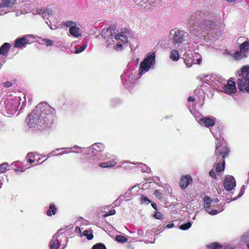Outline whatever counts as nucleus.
Returning a JSON list of instances; mask_svg holds the SVG:
<instances>
[{"instance_id":"obj_1","label":"nucleus","mask_w":249,"mask_h":249,"mask_svg":"<svg viewBox=\"0 0 249 249\" xmlns=\"http://www.w3.org/2000/svg\"><path fill=\"white\" fill-rule=\"evenodd\" d=\"M55 110L46 103H40L26 118L28 126L33 130H43L51 125Z\"/></svg>"},{"instance_id":"obj_2","label":"nucleus","mask_w":249,"mask_h":249,"mask_svg":"<svg viewBox=\"0 0 249 249\" xmlns=\"http://www.w3.org/2000/svg\"><path fill=\"white\" fill-rule=\"evenodd\" d=\"M229 149L228 147L223 146L218 142L216 144L215 155L217 156L218 162L216 167V172L219 173L224 170L225 168V158L228 154Z\"/></svg>"},{"instance_id":"obj_3","label":"nucleus","mask_w":249,"mask_h":249,"mask_svg":"<svg viewBox=\"0 0 249 249\" xmlns=\"http://www.w3.org/2000/svg\"><path fill=\"white\" fill-rule=\"evenodd\" d=\"M170 37L175 48H178L181 44L187 41V33L177 29H173L170 31Z\"/></svg>"},{"instance_id":"obj_4","label":"nucleus","mask_w":249,"mask_h":249,"mask_svg":"<svg viewBox=\"0 0 249 249\" xmlns=\"http://www.w3.org/2000/svg\"><path fill=\"white\" fill-rule=\"evenodd\" d=\"M155 63V53H148L146 57L140 64L139 74L142 75L148 71L150 69H153Z\"/></svg>"},{"instance_id":"obj_5","label":"nucleus","mask_w":249,"mask_h":249,"mask_svg":"<svg viewBox=\"0 0 249 249\" xmlns=\"http://www.w3.org/2000/svg\"><path fill=\"white\" fill-rule=\"evenodd\" d=\"M236 83L240 90L249 84V66H244L237 72Z\"/></svg>"},{"instance_id":"obj_6","label":"nucleus","mask_w":249,"mask_h":249,"mask_svg":"<svg viewBox=\"0 0 249 249\" xmlns=\"http://www.w3.org/2000/svg\"><path fill=\"white\" fill-rule=\"evenodd\" d=\"M20 98L10 96L4 101V107L8 114L14 115L18 110L20 104Z\"/></svg>"},{"instance_id":"obj_7","label":"nucleus","mask_w":249,"mask_h":249,"mask_svg":"<svg viewBox=\"0 0 249 249\" xmlns=\"http://www.w3.org/2000/svg\"><path fill=\"white\" fill-rule=\"evenodd\" d=\"M33 37V36L28 35L17 39L16 41L15 47L18 48L25 47L27 44H29L33 42V41L31 40V38Z\"/></svg>"},{"instance_id":"obj_8","label":"nucleus","mask_w":249,"mask_h":249,"mask_svg":"<svg viewBox=\"0 0 249 249\" xmlns=\"http://www.w3.org/2000/svg\"><path fill=\"white\" fill-rule=\"evenodd\" d=\"M104 145L102 143H96L92 145L89 148L88 154L97 155L99 152H102L104 149Z\"/></svg>"},{"instance_id":"obj_9","label":"nucleus","mask_w":249,"mask_h":249,"mask_svg":"<svg viewBox=\"0 0 249 249\" xmlns=\"http://www.w3.org/2000/svg\"><path fill=\"white\" fill-rule=\"evenodd\" d=\"M225 189L228 191H231L235 187L236 182L234 178L231 176H228L224 181L223 183Z\"/></svg>"},{"instance_id":"obj_10","label":"nucleus","mask_w":249,"mask_h":249,"mask_svg":"<svg viewBox=\"0 0 249 249\" xmlns=\"http://www.w3.org/2000/svg\"><path fill=\"white\" fill-rule=\"evenodd\" d=\"M214 22L211 20L204 19L199 23V27L203 31H208L214 26Z\"/></svg>"},{"instance_id":"obj_11","label":"nucleus","mask_w":249,"mask_h":249,"mask_svg":"<svg viewBox=\"0 0 249 249\" xmlns=\"http://www.w3.org/2000/svg\"><path fill=\"white\" fill-rule=\"evenodd\" d=\"M198 123L201 125L210 127L214 125L215 119L212 117H203L198 121Z\"/></svg>"},{"instance_id":"obj_12","label":"nucleus","mask_w":249,"mask_h":249,"mask_svg":"<svg viewBox=\"0 0 249 249\" xmlns=\"http://www.w3.org/2000/svg\"><path fill=\"white\" fill-rule=\"evenodd\" d=\"M224 92L227 94H233L236 92V88L234 82L229 80L226 84H224L223 87Z\"/></svg>"},{"instance_id":"obj_13","label":"nucleus","mask_w":249,"mask_h":249,"mask_svg":"<svg viewBox=\"0 0 249 249\" xmlns=\"http://www.w3.org/2000/svg\"><path fill=\"white\" fill-rule=\"evenodd\" d=\"M42 17L44 20H48V21H46V23L51 29L54 30L56 29V25H53V26H51V22L50 20L53 18L52 11H48L46 10L44 13L42 15Z\"/></svg>"},{"instance_id":"obj_14","label":"nucleus","mask_w":249,"mask_h":249,"mask_svg":"<svg viewBox=\"0 0 249 249\" xmlns=\"http://www.w3.org/2000/svg\"><path fill=\"white\" fill-rule=\"evenodd\" d=\"M192 180L193 179L190 175L182 176L180 182V188L182 190L185 189L189 184L192 183Z\"/></svg>"},{"instance_id":"obj_15","label":"nucleus","mask_w":249,"mask_h":249,"mask_svg":"<svg viewBox=\"0 0 249 249\" xmlns=\"http://www.w3.org/2000/svg\"><path fill=\"white\" fill-rule=\"evenodd\" d=\"M115 34V29L114 27L111 26L108 27L107 30L103 32L102 36L105 38L107 39V41H108L109 38H113L112 36Z\"/></svg>"},{"instance_id":"obj_16","label":"nucleus","mask_w":249,"mask_h":249,"mask_svg":"<svg viewBox=\"0 0 249 249\" xmlns=\"http://www.w3.org/2000/svg\"><path fill=\"white\" fill-rule=\"evenodd\" d=\"M128 34L126 33H119L115 36L116 40H119L123 44H126L128 42Z\"/></svg>"},{"instance_id":"obj_17","label":"nucleus","mask_w":249,"mask_h":249,"mask_svg":"<svg viewBox=\"0 0 249 249\" xmlns=\"http://www.w3.org/2000/svg\"><path fill=\"white\" fill-rule=\"evenodd\" d=\"M118 161V160L116 158H115L108 161L99 163V166L102 168L112 167L116 164Z\"/></svg>"},{"instance_id":"obj_18","label":"nucleus","mask_w":249,"mask_h":249,"mask_svg":"<svg viewBox=\"0 0 249 249\" xmlns=\"http://www.w3.org/2000/svg\"><path fill=\"white\" fill-rule=\"evenodd\" d=\"M69 33L72 36L75 37H78L81 36L80 28L76 26V25L69 28Z\"/></svg>"},{"instance_id":"obj_19","label":"nucleus","mask_w":249,"mask_h":249,"mask_svg":"<svg viewBox=\"0 0 249 249\" xmlns=\"http://www.w3.org/2000/svg\"><path fill=\"white\" fill-rule=\"evenodd\" d=\"M60 244L57 238V235H54L51 240L50 246L51 249H58Z\"/></svg>"},{"instance_id":"obj_20","label":"nucleus","mask_w":249,"mask_h":249,"mask_svg":"<svg viewBox=\"0 0 249 249\" xmlns=\"http://www.w3.org/2000/svg\"><path fill=\"white\" fill-rule=\"evenodd\" d=\"M204 208L206 211L209 210L210 206L213 204V200L208 196H205L203 198Z\"/></svg>"},{"instance_id":"obj_21","label":"nucleus","mask_w":249,"mask_h":249,"mask_svg":"<svg viewBox=\"0 0 249 249\" xmlns=\"http://www.w3.org/2000/svg\"><path fill=\"white\" fill-rule=\"evenodd\" d=\"M247 56L248 55L243 53L241 51L236 52L232 55L233 59L236 60H240L246 58Z\"/></svg>"},{"instance_id":"obj_22","label":"nucleus","mask_w":249,"mask_h":249,"mask_svg":"<svg viewBox=\"0 0 249 249\" xmlns=\"http://www.w3.org/2000/svg\"><path fill=\"white\" fill-rule=\"evenodd\" d=\"M240 51L248 55L249 52V42L246 41L242 43L239 47Z\"/></svg>"},{"instance_id":"obj_23","label":"nucleus","mask_w":249,"mask_h":249,"mask_svg":"<svg viewBox=\"0 0 249 249\" xmlns=\"http://www.w3.org/2000/svg\"><path fill=\"white\" fill-rule=\"evenodd\" d=\"M133 74L131 73L129 76L125 74H123L121 75V79L122 80H125V84L128 85L129 83H133L135 79H133Z\"/></svg>"},{"instance_id":"obj_24","label":"nucleus","mask_w":249,"mask_h":249,"mask_svg":"<svg viewBox=\"0 0 249 249\" xmlns=\"http://www.w3.org/2000/svg\"><path fill=\"white\" fill-rule=\"evenodd\" d=\"M10 45L8 43H4L0 48V54L5 55L8 52Z\"/></svg>"},{"instance_id":"obj_25","label":"nucleus","mask_w":249,"mask_h":249,"mask_svg":"<svg viewBox=\"0 0 249 249\" xmlns=\"http://www.w3.org/2000/svg\"><path fill=\"white\" fill-rule=\"evenodd\" d=\"M170 58L173 61H178L179 58V55L178 51L175 49L172 50L170 54Z\"/></svg>"},{"instance_id":"obj_26","label":"nucleus","mask_w":249,"mask_h":249,"mask_svg":"<svg viewBox=\"0 0 249 249\" xmlns=\"http://www.w3.org/2000/svg\"><path fill=\"white\" fill-rule=\"evenodd\" d=\"M187 54L186 53L184 55V62L188 68H190L192 64L195 62V58H187Z\"/></svg>"},{"instance_id":"obj_27","label":"nucleus","mask_w":249,"mask_h":249,"mask_svg":"<svg viewBox=\"0 0 249 249\" xmlns=\"http://www.w3.org/2000/svg\"><path fill=\"white\" fill-rule=\"evenodd\" d=\"M214 76L207 75H206L204 78V82L206 84L212 86L213 80H214Z\"/></svg>"},{"instance_id":"obj_28","label":"nucleus","mask_w":249,"mask_h":249,"mask_svg":"<svg viewBox=\"0 0 249 249\" xmlns=\"http://www.w3.org/2000/svg\"><path fill=\"white\" fill-rule=\"evenodd\" d=\"M56 208L53 203L50 204L49 210L47 211L46 214L48 216L54 215L56 213Z\"/></svg>"},{"instance_id":"obj_29","label":"nucleus","mask_w":249,"mask_h":249,"mask_svg":"<svg viewBox=\"0 0 249 249\" xmlns=\"http://www.w3.org/2000/svg\"><path fill=\"white\" fill-rule=\"evenodd\" d=\"M224 83H222V81H220L219 79H218L215 76L214 77V80L213 82L212 85L211 87L213 88H219L223 85L224 86Z\"/></svg>"},{"instance_id":"obj_30","label":"nucleus","mask_w":249,"mask_h":249,"mask_svg":"<svg viewBox=\"0 0 249 249\" xmlns=\"http://www.w3.org/2000/svg\"><path fill=\"white\" fill-rule=\"evenodd\" d=\"M83 235L86 236L88 240H91L93 237L91 230L84 231L83 232Z\"/></svg>"},{"instance_id":"obj_31","label":"nucleus","mask_w":249,"mask_h":249,"mask_svg":"<svg viewBox=\"0 0 249 249\" xmlns=\"http://www.w3.org/2000/svg\"><path fill=\"white\" fill-rule=\"evenodd\" d=\"M87 47V43L81 46H77L76 47L75 53H79L84 51Z\"/></svg>"},{"instance_id":"obj_32","label":"nucleus","mask_w":249,"mask_h":249,"mask_svg":"<svg viewBox=\"0 0 249 249\" xmlns=\"http://www.w3.org/2000/svg\"><path fill=\"white\" fill-rule=\"evenodd\" d=\"M139 164L140 165V167L142 168V172L149 173L150 171V168L147 166L145 164L142 163H140Z\"/></svg>"},{"instance_id":"obj_33","label":"nucleus","mask_w":249,"mask_h":249,"mask_svg":"<svg viewBox=\"0 0 249 249\" xmlns=\"http://www.w3.org/2000/svg\"><path fill=\"white\" fill-rule=\"evenodd\" d=\"M193 58H195V62H194L195 64H199L202 61L201 55L198 53H195V54L193 56Z\"/></svg>"},{"instance_id":"obj_34","label":"nucleus","mask_w":249,"mask_h":249,"mask_svg":"<svg viewBox=\"0 0 249 249\" xmlns=\"http://www.w3.org/2000/svg\"><path fill=\"white\" fill-rule=\"evenodd\" d=\"M139 199L142 204H148L151 202V201L144 196H141Z\"/></svg>"},{"instance_id":"obj_35","label":"nucleus","mask_w":249,"mask_h":249,"mask_svg":"<svg viewBox=\"0 0 249 249\" xmlns=\"http://www.w3.org/2000/svg\"><path fill=\"white\" fill-rule=\"evenodd\" d=\"M208 247L213 249H221L222 246L215 242L209 245Z\"/></svg>"},{"instance_id":"obj_36","label":"nucleus","mask_w":249,"mask_h":249,"mask_svg":"<svg viewBox=\"0 0 249 249\" xmlns=\"http://www.w3.org/2000/svg\"><path fill=\"white\" fill-rule=\"evenodd\" d=\"M8 167V164L4 162L0 165V173H3L5 172L6 168Z\"/></svg>"},{"instance_id":"obj_37","label":"nucleus","mask_w":249,"mask_h":249,"mask_svg":"<svg viewBox=\"0 0 249 249\" xmlns=\"http://www.w3.org/2000/svg\"><path fill=\"white\" fill-rule=\"evenodd\" d=\"M154 195L158 199L161 200L162 199L163 195L159 190H156L154 193Z\"/></svg>"},{"instance_id":"obj_38","label":"nucleus","mask_w":249,"mask_h":249,"mask_svg":"<svg viewBox=\"0 0 249 249\" xmlns=\"http://www.w3.org/2000/svg\"><path fill=\"white\" fill-rule=\"evenodd\" d=\"M116 240L119 242L125 243L127 241V238L123 235H117Z\"/></svg>"},{"instance_id":"obj_39","label":"nucleus","mask_w":249,"mask_h":249,"mask_svg":"<svg viewBox=\"0 0 249 249\" xmlns=\"http://www.w3.org/2000/svg\"><path fill=\"white\" fill-rule=\"evenodd\" d=\"M191 225L192 224L191 222H188L186 224L180 225L179 228L182 230H186L189 229L191 227Z\"/></svg>"},{"instance_id":"obj_40","label":"nucleus","mask_w":249,"mask_h":249,"mask_svg":"<svg viewBox=\"0 0 249 249\" xmlns=\"http://www.w3.org/2000/svg\"><path fill=\"white\" fill-rule=\"evenodd\" d=\"M92 249H106V246L102 243L95 244L92 248Z\"/></svg>"},{"instance_id":"obj_41","label":"nucleus","mask_w":249,"mask_h":249,"mask_svg":"<svg viewBox=\"0 0 249 249\" xmlns=\"http://www.w3.org/2000/svg\"><path fill=\"white\" fill-rule=\"evenodd\" d=\"M63 25L65 27H70V28L72 26H74L76 25V23L71 20L67 21L66 22H63Z\"/></svg>"},{"instance_id":"obj_42","label":"nucleus","mask_w":249,"mask_h":249,"mask_svg":"<svg viewBox=\"0 0 249 249\" xmlns=\"http://www.w3.org/2000/svg\"><path fill=\"white\" fill-rule=\"evenodd\" d=\"M123 48V45L122 42L119 41L117 44L114 46V49L116 51H121L122 50Z\"/></svg>"},{"instance_id":"obj_43","label":"nucleus","mask_w":249,"mask_h":249,"mask_svg":"<svg viewBox=\"0 0 249 249\" xmlns=\"http://www.w3.org/2000/svg\"><path fill=\"white\" fill-rule=\"evenodd\" d=\"M41 43H46L47 46H52L53 44V41L47 38L43 39Z\"/></svg>"},{"instance_id":"obj_44","label":"nucleus","mask_w":249,"mask_h":249,"mask_svg":"<svg viewBox=\"0 0 249 249\" xmlns=\"http://www.w3.org/2000/svg\"><path fill=\"white\" fill-rule=\"evenodd\" d=\"M242 240L245 242H249V232H247L242 236Z\"/></svg>"},{"instance_id":"obj_45","label":"nucleus","mask_w":249,"mask_h":249,"mask_svg":"<svg viewBox=\"0 0 249 249\" xmlns=\"http://www.w3.org/2000/svg\"><path fill=\"white\" fill-rule=\"evenodd\" d=\"M143 4H141V5L143 6L145 9H150V3L147 2L146 0H143L142 1Z\"/></svg>"},{"instance_id":"obj_46","label":"nucleus","mask_w":249,"mask_h":249,"mask_svg":"<svg viewBox=\"0 0 249 249\" xmlns=\"http://www.w3.org/2000/svg\"><path fill=\"white\" fill-rule=\"evenodd\" d=\"M154 217L158 219H162L163 218V215L159 212H157L154 214Z\"/></svg>"},{"instance_id":"obj_47","label":"nucleus","mask_w":249,"mask_h":249,"mask_svg":"<svg viewBox=\"0 0 249 249\" xmlns=\"http://www.w3.org/2000/svg\"><path fill=\"white\" fill-rule=\"evenodd\" d=\"M46 10H45L43 8H40L36 9V11L37 13L39 15H42L43 14V13H44V12L46 11Z\"/></svg>"},{"instance_id":"obj_48","label":"nucleus","mask_w":249,"mask_h":249,"mask_svg":"<svg viewBox=\"0 0 249 249\" xmlns=\"http://www.w3.org/2000/svg\"><path fill=\"white\" fill-rule=\"evenodd\" d=\"M70 149L69 148H59V149H57L56 150V151H59V150H60L61 149ZM71 149H77V150H81L82 149V148L81 147H79L78 146H77V145H75L74 146H73V147L71 148Z\"/></svg>"},{"instance_id":"obj_49","label":"nucleus","mask_w":249,"mask_h":249,"mask_svg":"<svg viewBox=\"0 0 249 249\" xmlns=\"http://www.w3.org/2000/svg\"><path fill=\"white\" fill-rule=\"evenodd\" d=\"M244 192H245V189H244V186H243L242 187L241 189L240 190V192L238 196H237V197H235L233 200H236L237 198H239L240 196H241L244 194Z\"/></svg>"},{"instance_id":"obj_50","label":"nucleus","mask_w":249,"mask_h":249,"mask_svg":"<svg viewBox=\"0 0 249 249\" xmlns=\"http://www.w3.org/2000/svg\"><path fill=\"white\" fill-rule=\"evenodd\" d=\"M207 212L212 215H214L218 213H219V212H218L217 210H213L212 211H209V210H208V211H207Z\"/></svg>"},{"instance_id":"obj_51","label":"nucleus","mask_w":249,"mask_h":249,"mask_svg":"<svg viewBox=\"0 0 249 249\" xmlns=\"http://www.w3.org/2000/svg\"><path fill=\"white\" fill-rule=\"evenodd\" d=\"M209 175L214 178H216L215 171L213 169H211L210 170L209 172Z\"/></svg>"},{"instance_id":"obj_52","label":"nucleus","mask_w":249,"mask_h":249,"mask_svg":"<svg viewBox=\"0 0 249 249\" xmlns=\"http://www.w3.org/2000/svg\"><path fill=\"white\" fill-rule=\"evenodd\" d=\"M31 154H28L27 156H26L27 159L29 158L28 161L30 163H33L34 162V160L32 159H31V158L33 157L31 156Z\"/></svg>"},{"instance_id":"obj_53","label":"nucleus","mask_w":249,"mask_h":249,"mask_svg":"<svg viewBox=\"0 0 249 249\" xmlns=\"http://www.w3.org/2000/svg\"><path fill=\"white\" fill-rule=\"evenodd\" d=\"M212 133L213 134V137L215 138V139L217 140L220 141V134H219L218 135H217V134H215L214 132L212 131Z\"/></svg>"},{"instance_id":"obj_54","label":"nucleus","mask_w":249,"mask_h":249,"mask_svg":"<svg viewBox=\"0 0 249 249\" xmlns=\"http://www.w3.org/2000/svg\"><path fill=\"white\" fill-rule=\"evenodd\" d=\"M111 158V157L110 154H104L102 156V158L103 160H105L106 159H110Z\"/></svg>"},{"instance_id":"obj_55","label":"nucleus","mask_w":249,"mask_h":249,"mask_svg":"<svg viewBox=\"0 0 249 249\" xmlns=\"http://www.w3.org/2000/svg\"><path fill=\"white\" fill-rule=\"evenodd\" d=\"M63 230H63V229H59V230L57 231V233H56V234H54V235H57V238H58V237L60 235H61V234H62V233H63Z\"/></svg>"},{"instance_id":"obj_56","label":"nucleus","mask_w":249,"mask_h":249,"mask_svg":"<svg viewBox=\"0 0 249 249\" xmlns=\"http://www.w3.org/2000/svg\"><path fill=\"white\" fill-rule=\"evenodd\" d=\"M12 86V83L10 82H6L4 83V86L5 87H10Z\"/></svg>"},{"instance_id":"obj_57","label":"nucleus","mask_w":249,"mask_h":249,"mask_svg":"<svg viewBox=\"0 0 249 249\" xmlns=\"http://www.w3.org/2000/svg\"><path fill=\"white\" fill-rule=\"evenodd\" d=\"M242 91H246L248 93H249V84L247 85L245 88H243V90H242Z\"/></svg>"},{"instance_id":"obj_58","label":"nucleus","mask_w":249,"mask_h":249,"mask_svg":"<svg viewBox=\"0 0 249 249\" xmlns=\"http://www.w3.org/2000/svg\"><path fill=\"white\" fill-rule=\"evenodd\" d=\"M144 232L142 230H138L137 231V234L140 236H142L143 235Z\"/></svg>"},{"instance_id":"obj_59","label":"nucleus","mask_w":249,"mask_h":249,"mask_svg":"<svg viewBox=\"0 0 249 249\" xmlns=\"http://www.w3.org/2000/svg\"><path fill=\"white\" fill-rule=\"evenodd\" d=\"M70 153V151H62L61 153L58 154L57 155L58 156V155H64V154H68Z\"/></svg>"},{"instance_id":"obj_60","label":"nucleus","mask_w":249,"mask_h":249,"mask_svg":"<svg viewBox=\"0 0 249 249\" xmlns=\"http://www.w3.org/2000/svg\"><path fill=\"white\" fill-rule=\"evenodd\" d=\"M27 1H29V2H31V3H32L34 1H36L37 0H21V2H27Z\"/></svg>"},{"instance_id":"obj_61","label":"nucleus","mask_w":249,"mask_h":249,"mask_svg":"<svg viewBox=\"0 0 249 249\" xmlns=\"http://www.w3.org/2000/svg\"><path fill=\"white\" fill-rule=\"evenodd\" d=\"M116 213V211L114 209H112L109 212V215H114Z\"/></svg>"},{"instance_id":"obj_62","label":"nucleus","mask_w":249,"mask_h":249,"mask_svg":"<svg viewBox=\"0 0 249 249\" xmlns=\"http://www.w3.org/2000/svg\"><path fill=\"white\" fill-rule=\"evenodd\" d=\"M188 102H195V98H194V97H189L188 98Z\"/></svg>"},{"instance_id":"obj_63","label":"nucleus","mask_w":249,"mask_h":249,"mask_svg":"<svg viewBox=\"0 0 249 249\" xmlns=\"http://www.w3.org/2000/svg\"><path fill=\"white\" fill-rule=\"evenodd\" d=\"M174 226V225L173 223H169L166 225V227L167 228H171L173 227Z\"/></svg>"},{"instance_id":"obj_64","label":"nucleus","mask_w":249,"mask_h":249,"mask_svg":"<svg viewBox=\"0 0 249 249\" xmlns=\"http://www.w3.org/2000/svg\"><path fill=\"white\" fill-rule=\"evenodd\" d=\"M151 205L152 206V207L155 209V210H157V205L155 203H151Z\"/></svg>"}]
</instances>
